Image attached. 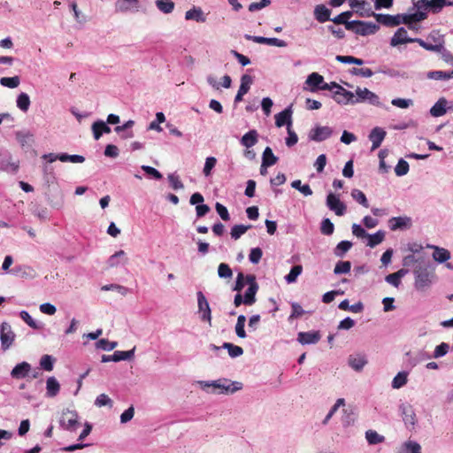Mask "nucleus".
<instances>
[{
	"label": "nucleus",
	"instance_id": "nucleus-1",
	"mask_svg": "<svg viewBox=\"0 0 453 453\" xmlns=\"http://www.w3.org/2000/svg\"><path fill=\"white\" fill-rule=\"evenodd\" d=\"M413 13H411L414 25L425 20L428 13L437 14L441 12L437 0H411Z\"/></svg>",
	"mask_w": 453,
	"mask_h": 453
},
{
	"label": "nucleus",
	"instance_id": "nucleus-2",
	"mask_svg": "<svg viewBox=\"0 0 453 453\" xmlns=\"http://www.w3.org/2000/svg\"><path fill=\"white\" fill-rule=\"evenodd\" d=\"M414 41L431 52L445 56L444 38L439 31H432L426 41L420 38H414Z\"/></svg>",
	"mask_w": 453,
	"mask_h": 453
},
{
	"label": "nucleus",
	"instance_id": "nucleus-3",
	"mask_svg": "<svg viewBox=\"0 0 453 453\" xmlns=\"http://www.w3.org/2000/svg\"><path fill=\"white\" fill-rule=\"evenodd\" d=\"M411 13H403L397 15L378 14L377 20L388 27H396L400 24L407 25L410 29L417 30V25H414Z\"/></svg>",
	"mask_w": 453,
	"mask_h": 453
},
{
	"label": "nucleus",
	"instance_id": "nucleus-4",
	"mask_svg": "<svg viewBox=\"0 0 453 453\" xmlns=\"http://www.w3.org/2000/svg\"><path fill=\"white\" fill-rule=\"evenodd\" d=\"M415 275V288L418 291H424L427 289L431 284L434 276V273L429 270L427 265H419L414 269Z\"/></svg>",
	"mask_w": 453,
	"mask_h": 453
},
{
	"label": "nucleus",
	"instance_id": "nucleus-5",
	"mask_svg": "<svg viewBox=\"0 0 453 453\" xmlns=\"http://www.w3.org/2000/svg\"><path fill=\"white\" fill-rule=\"evenodd\" d=\"M306 84L310 86L311 92L317 90H333L334 87H335V82H325L323 76L318 73H311L306 80Z\"/></svg>",
	"mask_w": 453,
	"mask_h": 453
},
{
	"label": "nucleus",
	"instance_id": "nucleus-6",
	"mask_svg": "<svg viewBox=\"0 0 453 453\" xmlns=\"http://www.w3.org/2000/svg\"><path fill=\"white\" fill-rule=\"evenodd\" d=\"M59 423L63 429L71 432L75 431L80 425L77 412L70 410L63 411Z\"/></svg>",
	"mask_w": 453,
	"mask_h": 453
},
{
	"label": "nucleus",
	"instance_id": "nucleus-7",
	"mask_svg": "<svg viewBox=\"0 0 453 453\" xmlns=\"http://www.w3.org/2000/svg\"><path fill=\"white\" fill-rule=\"evenodd\" d=\"M333 92V97L338 104H357V100H355V95L346 90L344 88L335 83V87L331 90Z\"/></svg>",
	"mask_w": 453,
	"mask_h": 453
},
{
	"label": "nucleus",
	"instance_id": "nucleus-8",
	"mask_svg": "<svg viewBox=\"0 0 453 453\" xmlns=\"http://www.w3.org/2000/svg\"><path fill=\"white\" fill-rule=\"evenodd\" d=\"M355 100H357V104L361 103V102H368L372 105L381 106V103L380 101L379 96L375 93L370 91L366 88H357Z\"/></svg>",
	"mask_w": 453,
	"mask_h": 453
},
{
	"label": "nucleus",
	"instance_id": "nucleus-9",
	"mask_svg": "<svg viewBox=\"0 0 453 453\" xmlns=\"http://www.w3.org/2000/svg\"><path fill=\"white\" fill-rule=\"evenodd\" d=\"M15 334L12 329V326L7 322H3L0 327V340L2 349L4 350L8 349L15 340Z\"/></svg>",
	"mask_w": 453,
	"mask_h": 453
},
{
	"label": "nucleus",
	"instance_id": "nucleus-10",
	"mask_svg": "<svg viewBox=\"0 0 453 453\" xmlns=\"http://www.w3.org/2000/svg\"><path fill=\"white\" fill-rule=\"evenodd\" d=\"M444 69L428 73V77L434 80H449L453 78V58H444Z\"/></svg>",
	"mask_w": 453,
	"mask_h": 453
},
{
	"label": "nucleus",
	"instance_id": "nucleus-11",
	"mask_svg": "<svg viewBox=\"0 0 453 453\" xmlns=\"http://www.w3.org/2000/svg\"><path fill=\"white\" fill-rule=\"evenodd\" d=\"M197 303H198V309L199 311L202 313L201 319L203 321H206L209 323V325H211V311L209 305V303L204 296V295L199 291L197 292Z\"/></svg>",
	"mask_w": 453,
	"mask_h": 453
},
{
	"label": "nucleus",
	"instance_id": "nucleus-12",
	"mask_svg": "<svg viewBox=\"0 0 453 453\" xmlns=\"http://www.w3.org/2000/svg\"><path fill=\"white\" fill-rule=\"evenodd\" d=\"M246 280L250 283V287L244 294L243 303L246 305H252L256 302V294L258 289V286L256 282L255 276L247 275Z\"/></svg>",
	"mask_w": 453,
	"mask_h": 453
},
{
	"label": "nucleus",
	"instance_id": "nucleus-13",
	"mask_svg": "<svg viewBox=\"0 0 453 453\" xmlns=\"http://www.w3.org/2000/svg\"><path fill=\"white\" fill-rule=\"evenodd\" d=\"M326 205L331 211H334L337 216H342L346 211L345 204L332 193L326 197Z\"/></svg>",
	"mask_w": 453,
	"mask_h": 453
},
{
	"label": "nucleus",
	"instance_id": "nucleus-14",
	"mask_svg": "<svg viewBox=\"0 0 453 453\" xmlns=\"http://www.w3.org/2000/svg\"><path fill=\"white\" fill-rule=\"evenodd\" d=\"M333 134V130L329 127H316L309 134L311 141L322 142L329 138Z\"/></svg>",
	"mask_w": 453,
	"mask_h": 453
},
{
	"label": "nucleus",
	"instance_id": "nucleus-15",
	"mask_svg": "<svg viewBox=\"0 0 453 453\" xmlns=\"http://www.w3.org/2000/svg\"><path fill=\"white\" fill-rule=\"evenodd\" d=\"M414 39L410 38L408 36L407 30L404 27H399L396 32L394 34L390 40V45L392 47H396L400 44H404L407 42H414Z\"/></svg>",
	"mask_w": 453,
	"mask_h": 453
},
{
	"label": "nucleus",
	"instance_id": "nucleus-16",
	"mask_svg": "<svg viewBox=\"0 0 453 453\" xmlns=\"http://www.w3.org/2000/svg\"><path fill=\"white\" fill-rule=\"evenodd\" d=\"M321 334L319 331L300 332L297 335V341L303 344H315L319 342Z\"/></svg>",
	"mask_w": 453,
	"mask_h": 453
},
{
	"label": "nucleus",
	"instance_id": "nucleus-17",
	"mask_svg": "<svg viewBox=\"0 0 453 453\" xmlns=\"http://www.w3.org/2000/svg\"><path fill=\"white\" fill-rule=\"evenodd\" d=\"M215 388H219L220 393H234L237 390L242 388V384L240 382H228L226 380L224 381L217 380L213 381L211 384Z\"/></svg>",
	"mask_w": 453,
	"mask_h": 453
},
{
	"label": "nucleus",
	"instance_id": "nucleus-18",
	"mask_svg": "<svg viewBox=\"0 0 453 453\" xmlns=\"http://www.w3.org/2000/svg\"><path fill=\"white\" fill-rule=\"evenodd\" d=\"M387 133L384 129L381 127H374L370 134H369V140L372 142V150H374L378 149L381 142H383Z\"/></svg>",
	"mask_w": 453,
	"mask_h": 453
},
{
	"label": "nucleus",
	"instance_id": "nucleus-19",
	"mask_svg": "<svg viewBox=\"0 0 453 453\" xmlns=\"http://www.w3.org/2000/svg\"><path fill=\"white\" fill-rule=\"evenodd\" d=\"M400 409L402 412L403 420L405 423V425H410L413 426L416 423V414L414 412L412 406L410 404H402Z\"/></svg>",
	"mask_w": 453,
	"mask_h": 453
},
{
	"label": "nucleus",
	"instance_id": "nucleus-20",
	"mask_svg": "<svg viewBox=\"0 0 453 453\" xmlns=\"http://www.w3.org/2000/svg\"><path fill=\"white\" fill-rule=\"evenodd\" d=\"M428 249L434 250L433 258L439 263H444L450 258V252L439 246L435 245H427Z\"/></svg>",
	"mask_w": 453,
	"mask_h": 453
},
{
	"label": "nucleus",
	"instance_id": "nucleus-21",
	"mask_svg": "<svg viewBox=\"0 0 453 453\" xmlns=\"http://www.w3.org/2000/svg\"><path fill=\"white\" fill-rule=\"evenodd\" d=\"M389 223L390 229L393 231L410 228L411 226V219L409 217H394L390 219Z\"/></svg>",
	"mask_w": 453,
	"mask_h": 453
},
{
	"label": "nucleus",
	"instance_id": "nucleus-22",
	"mask_svg": "<svg viewBox=\"0 0 453 453\" xmlns=\"http://www.w3.org/2000/svg\"><path fill=\"white\" fill-rule=\"evenodd\" d=\"M291 115L292 111L289 108L285 109L284 111H280V113L275 115V125L278 127H281L285 125L288 126V127H290L292 120H291Z\"/></svg>",
	"mask_w": 453,
	"mask_h": 453
},
{
	"label": "nucleus",
	"instance_id": "nucleus-23",
	"mask_svg": "<svg viewBox=\"0 0 453 453\" xmlns=\"http://www.w3.org/2000/svg\"><path fill=\"white\" fill-rule=\"evenodd\" d=\"M246 38L257 43H265L270 46L285 47L286 42L277 38H266L263 36L246 35Z\"/></svg>",
	"mask_w": 453,
	"mask_h": 453
},
{
	"label": "nucleus",
	"instance_id": "nucleus-24",
	"mask_svg": "<svg viewBox=\"0 0 453 453\" xmlns=\"http://www.w3.org/2000/svg\"><path fill=\"white\" fill-rule=\"evenodd\" d=\"M185 19L187 20H195L201 23L206 21V16L204 15L202 8L196 6L185 12Z\"/></svg>",
	"mask_w": 453,
	"mask_h": 453
},
{
	"label": "nucleus",
	"instance_id": "nucleus-25",
	"mask_svg": "<svg viewBox=\"0 0 453 453\" xmlns=\"http://www.w3.org/2000/svg\"><path fill=\"white\" fill-rule=\"evenodd\" d=\"M31 365L27 362L17 365L12 371L11 375L14 379H23L28 375Z\"/></svg>",
	"mask_w": 453,
	"mask_h": 453
},
{
	"label": "nucleus",
	"instance_id": "nucleus-26",
	"mask_svg": "<svg viewBox=\"0 0 453 453\" xmlns=\"http://www.w3.org/2000/svg\"><path fill=\"white\" fill-rule=\"evenodd\" d=\"M94 138L98 140L104 133H111V127L102 120L96 121L92 125Z\"/></svg>",
	"mask_w": 453,
	"mask_h": 453
},
{
	"label": "nucleus",
	"instance_id": "nucleus-27",
	"mask_svg": "<svg viewBox=\"0 0 453 453\" xmlns=\"http://www.w3.org/2000/svg\"><path fill=\"white\" fill-rule=\"evenodd\" d=\"M258 134L257 130L252 129L246 133L241 139V143L247 149L251 148L257 142Z\"/></svg>",
	"mask_w": 453,
	"mask_h": 453
},
{
	"label": "nucleus",
	"instance_id": "nucleus-28",
	"mask_svg": "<svg viewBox=\"0 0 453 453\" xmlns=\"http://www.w3.org/2000/svg\"><path fill=\"white\" fill-rule=\"evenodd\" d=\"M447 100L444 97L440 98L430 109V113L434 117H441L447 111Z\"/></svg>",
	"mask_w": 453,
	"mask_h": 453
},
{
	"label": "nucleus",
	"instance_id": "nucleus-29",
	"mask_svg": "<svg viewBox=\"0 0 453 453\" xmlns=\"http://www.w3.org/2000/svg\"><path fill=\"white\" fill-rule=\"evenodd\" d=\"M278 161V157L274 156L272 149L266 147L263 152L262 157V167H269L275 165Z\"/></svg>",
	"mask_w": 453,
	"mask_h": 453
},
{
	"label": "nucleus",
	"instance_id": "nucleus-30",
	"mask_svg": "<svg viewBox=\"0 0 453 453\" xmlns=\"http://www.w3.org/2000/svg\"><path fill=\"white\" fill-rule=\"evenodd\" d=\"M47 395L49 397H55L60 390V385L55 377L48 378L46 381Z\"/></svg>",
	"mask_w": 453,
	"mask_h": 453
},
{
	"label": "nucleus",
	"instance_id": "nucleus-31",
	"mask_svg": "<svg viewBox=\"0 0 453 453\" xmlns=\"http://www.w3.org/2000/svg\"><path fill=\"white\" fill-rule=\"evenodd\" d=\"M330 10L323 4L317 5L314 10V16L319 22H326L330 19Z\"/></svg>",
	"mask_w": 453,
	"mask_h": 453
},
{
	"label": "nucleus",
	"instance_id": "nucleus-32",
	"mask_svg": "<svg viewBox=\"0 0 453 453\" xmlns=\"http://www.w3.org/2000/svg\"><path fill=\"white\" fill-rule=\"evenodd\" d=\"M134 349H135V348H133L131 350H127V351L117 350L111 355V359L113 362H119L122 360H130L134 356Z\"/></svg>",
	"mask_w": 453,
	"mask_h": 453
},
{
	"label": "nucleus",
	"instance_id": "nucleus-33",
	"mask_svg": "<svg viewBox=\"0 0 453 453\" xmlns=\"http://www.w3.org/2000/svg\"><path fill=\"white\" fill-rule=\"evenodd\" d=\"M155 4L157 9L165 14L171 13L175 6L172 0H157Z\"/></svg>",
	"mask_w": 453,
	"mask_h": 453
},
{
	"label": "nucleus",
	"instance_id": "nucleus-34",
	"mask_svg": "<svg viewBox=\"0 0 453 453\" xmlns=\"http://www.w3.org/2000/svg\"><path fill=\"white\" fill-rule=\"evenodd\" d=\"M366 363L367 360L364 356H350L349 358V365L356 371H361Z\"/></svg>",
	"mask_w": 453,
	"mask_h": 453
},
{
	"label": "nucleus",
	"instance_id": "nucleus-35",
	"mask_svg": "<svg viewBox=\"0 0 453 453\" xmlns=\"http://www.w3.org/2000/svg\"><path fill=\"white\" fill-rule=\"evenodd\" d=\"M368 238V243L367 245L371 248H374L378 244L381 243L385 238V233L381 230L378 231L377 233L373 234L366 235Z\"/></svg>",
	"mask_w": 453,
	"mask_h": 453
},
{
	"label": "nucleus",
	"instance_id": "nucleus-36",
	"mask_svg": "<svg viewBox=\"0 0 453 453\" xmlns=\"http://www.w3.org/2000/svg\"><path fill=\"white\" fill-rule=\"evenodd\" d=\"M399 453H421V447L418 442L409 441L403 445Z\"/></svg>",
	"mask_w": 453,
	"mask_h": 453
},
{
	"label": "nucleus",
	"instance_id": "nucleus-37",
	"mask_svg": "<svg viewBox=\"0 0 453 453\" xmlns=\"http://www.w3.org/2000/svg\"><path fill=\"white\" fill-rule=\"evenodd\" d=\"M17 106L19 110L27 112L30 106V98L27 93H21L17 98Z\"/></svg>",
	"mask_w": 453,
	"mask_h": 453
},
{
	"label": "nucleus",
	"instance_id": "nucleus-38",
	"mask_svg": "<svg viewBox=\"0 0 453 453\" xmlns=\"http://www.w3.org/2000/svg\"><path fill=\"white\" fill-rule=\"evenodd\" d=\"M222 348L227 349L228 354L231 357H237L243 354V349L242 347L234 345L230 342H225Z\"/></svg>",
	"mask_w": 453,
	"mask_h": 453
},
{
	"label": "nucleus",
	"instance_id": "nucleus-39",
	"mask_svg": "<svg viewBox=\"0 0 453 453\" xmlns=\"http://www.w3.org/2000/svg\"><path fill=\"white\" fill-rule=\"evenodd\" d=\"M407 376L405 372H398L392 380V388L398 389L403 387L407 383Z\"/></svg>",
	"mask_w": 453,
	"mask_h": 453
},
{
	"label": "nucleus",
	"instance_id": "nucleus-40",
	"mask_svg": "<svg viewBox=\"0 0 453 453\" xmlns=\"http://www.w3.org/2000/svg\"><path fill=\"white\" fill-rule=\"evenodd\" d=\"M404 275V271L403 269L394 273H390L388 276H386V281L389 284L393 285L394 287H398L401 283V278Z\"/></svg>",
	"mask_w": 453,
	"mask_h": 453
},
{
	"label": "nucleus",
	"instance_id": "nucleus-41",
	"mask_svg": "<svg viewBox=\"0 0 453 453\" xmlns=\"http://www.w3.org/2000/svg\"><path fill=\"white\" fill-rule=\"evenodd\" d=\"M365 438H366L367 441L369 442V444L381 443L384 441V439H385L384 436L379 434L374 430H368L365 433Z\"/></svg>",
	"mask_w": 453,
	"mask_h": 453
},
{
	"label": "nucleus",
	"instance_id": "nucleus-42",
	"mask_svg": "<svg viewBox=\"0 0 453 453\" xmlns=\"http://www.w3.org/2000/svg\"><path fill=\"white\" fill-rule=\"evenodd\" d=\"M251 226L244 225H234L231 229V237L234 240H238L242 234H244Z\"/></svg>",
	"mask_w": 453,
	"mask_h": 453
},
{
	"label": "nucleus",
	"instance_id": "nucleus-43",
	"mask_svg": "<svg viewBox=\"0 0 453 453\" xmlns=\"http://www.w3.org/2000/svg\"><path fill=\"white\" fill-rule=\"evenodd\" d=\"M303 266L300 265H295L291 268L289 273L285 276L288 283H293L296 280L297 277L302 273Z\"/></svg>",
	"mask_w": 453,
	"mask_h": 453
},
{
	"label": "nucleus",
	"instance_id": "nucleus-44",
	"mask_svg": "<svg viewBox=\"0 0 453 453\" xmlns=\"http://www.w3.org/2000/svg\"><path fill=\"white\" fill-rule=\"evenodd\" d=\"M251 83H252L251 76H250L248 74L242 75V79H241V85L238 89V92L242 93V95L247 94L250 88Z\"/></svg>",
	"mask_w": 453,
	"mask_h": 453
},
{
	"label": "nucleus",
	"instance_id": "nucleus-45",
	"mask_svg": "<svg viewBox=\"0 0 453 453\" xmlns=\"http://www.w3.org/2000/svg\"><path fill=\"white\" fill-rule=\"evenodd\" d=\"M245 322H246V318L244 315H240L237 319V322H236V325H235V333L237 334L238 337L240 338H245L246 337V333H245V330H244V326H245Z\"/></svg>",
	"mask_w": 453,
	"mask_h": 453
},
{
	"label": "nucleus",
	"instance_id": "nucleus-46",
	"mask_svg": "<svg viewBox=\"0 0 453 453\" xmlns=\"http://www.w3.org/2000/svg\"><path fill=\"white\" fill-rule=\"evenodd\" d=\"M291 186H292V188L299 190L302 194H303L306 196L312 195V190H311V187L308 184L302 185V182L300 180H294L291 183Z\"/></svg>",
	"mask_w": 453,
	"mask_h": 453
},
{
	"label": "nucleus",
	"instance_id": "nucleus-47",
	"mask_svg": "<svg viewBox=\"0 0 453 453\" xmlns=\"http://www.w3.org/2000/svg\"><path fill=\"white\" fill-rule=\"evenodd\" d=\"M0 84L10 88H14L19 85V78L18 76L3 77L0 80Z\"/></svg>",
	"mask_w": 453,
	"mask_h": 453
},
{
	"label": "nucleus",
	"instance_id": "nucleus-48",
	"mask_svg": "<svg viewBox=\"0 0 453 453\" xmlns=\"http://www.w3.org/2000/svg\"><path fill=\"white\" fill-rule=\"evenodd\" d=\"M54 361L55 359L51 356L43 355L40 360V365L43 370L50 372L53 370Z\"/></svg>",
	"mask_w": 453,
	"mask_h": 453
},
{
	"label": "nucleus",
	"instance_id": "nucleus-49",
	"mask_svg": "<svg viewBox=\"0 0 453 453\" xmlns=\"http://www.w3.org/2000/svg\"><path fill=\"white\" fill-rule=\"evenodd\" d=\"M351 263L349 261H339L334 269L335 274L348 273L350 271Z\"/></svg>",
	"mask_w": 453,
	"mask_h": 453
},
{
	"label": "nucleus",
	"instance_id": "nucleus-50",
	"mask_svg": "<svg viewBox=\"0 0 453 453\" xmlns=\"http://www.w3.org/2000/svg\"><path fill=\"white\" fill-rule=\"evenodd\" d=\"M351 196H352L353 199H355L357 203L362 204L364 207H365V208L369 207L367 198H366L365 195L364 194V192H362L361 190H359V189L352 190Z\"/></svg>",
	"mask_w": 453,
	"mask_h": 453
},
{
	"label": "nucleus",
	"instance_id": "nucleus-51",
	"mask_svg": "<svg viewBox=\"0 0 453 453\" xmlns=\"http://www.w3.org/2000/svg\"><path fill=\"white\" fill-rule=\"evenodd\" d=\"M119 257H125V261L124 263L127 262V257H126V253L124 250H119L117 252H115L113 255H111L109 259H108V265L110 267H115V266H118L119 265Z\"/></svg>",
	"mask_w": 453,
	"mask_h": 453
},
{
	"label": "nucleus",
	"instance_id": "nucleus-52",
	"mask_svg": "<svg viewBox=\"0 0 453 453\" xmlns=\"http://www.w3.org/2000/svg\"><path fill=\"white\" fill-rule=\"evenodd\" d=\"M352 247V243L349 241L340 242L334 250V254L337 257H342Z\"/></svg>",
	"mask_w": 453,
	"mask_h": 453
},
{
	"label": "nucleus",
	"instance_id": "nucleus-53",
	"mask_svg": "<svg viewBox=\"0 0 453 453\" xmlns=\"http://www.w3.org/2000/svg\"><path fill=\"white\" fill-rule=\"evenodd\" d=\"M59 160L62 162L69 161L72 163H83L85 161V157L80 155H68L66 153H61Z\"/></svg>",
	"mask_w": 453,
	"mask_h": 453
},
{
	"label": "nucleus",
	"instance_id": "nucleus-54",
	"mask_svg": "<svg viewBox=\"0 0 453 453\" xmlns=\"http://www.w3.org/2000/svg\"><path fill=\"white\" fill-rule=\"evenodd\" d=\"M96 348L104 350H112L118 345L117 342H109L107 339H101L96 343Z\"/></svg>",
	"mask_w": 453,
	"mask_h": 453
},
{
	"label": "nucleus",
	"instance_id": "nucleus-55",
	"mask_svg": "<svg viewBox=\"0 0 453 453\" xmlns=\"http://www.w3.org/2000/svg\"><path fill=\"white\" fill-rule=\"evenodd\" d=\"M334 226L329 219H324L321 222L320 231L325 235H331L334 233Z\"/></svg>",
	"mask_w": 453,
	"mask_h": 453
},
{
	"label": "nucleus",
	"instance_id": "nucleus-56",
	"mask_svg": "<svg viewBox=\"0 0 453 453\" xmlns=\"http://www.w3.org/2000/svg\"><path fill=\"white\" fill-rule=\"evenodd\" d=\"M409 172V164L404 159H400L395 168L397 176H403Z\"/></svg>",
	"mask_w": 453,
	"mask_h": 453
},
{
	"label": "nucleus",
	"instance_id": "nucleus-57",
	"mask_svg": "<svg viewBox=\"0 0 453 453\" xmlns=\"http://www.w3.org/2000/svg\"><path fill=\"white\" fill-rule=\"evenodd\" d=\"M218 273L220 278H231L233 272L227 264L221 263L218 268Z\"/></svg>",
	"mask_w": 453,
	"mask_h": 453
},
{
	"label": "nucleus",
	"instance_id": "nucleus-58",
	"mask_svg": "<svg viewBox=\"0 0 453 453\" xmlns=\"http://www.w3.org/2000/svg\"><path fill=\"white\" fill-rule=\"evenodd\" d=\"M217 164V159L214 157H209L205 160L204 167H203V174L205 176L211 175V170L215 167Z\"/></svg>",
	"mask_w": 453,
	"mask_h": 453
},
{
	"label": "nucleus",
	"instance_id": "nucleus-59",
	"mask_svg": "<svg viewBox=\"0 0 453 453\" xmlns=\"http://www.w3.org/2000/svg\"><path fill=\"white\" fill-rule=\"evenodd\" d=\"M449 350V345L445 342H441L440 345L436 346L434 352V357L439 358L441 357L445 356Z\"/></svg>",
	"mask_w": 453,
	"mask_h": 453
},
{
	"label": "nucleus",
	"instance_id": "nucleus-60",
	"mask_svg": "<svg viewBox=\"0 0 453 453\" xmlns=\"http://www.w3.org/2000/svg\"><path fill=\"white\" fill-rule=\"evenodd\" d=\"M19 316H20L21 319L25 323H27L30 327H32L34 329L39 328V326L37 325V323L32 319V317L29 315V313L27 311H20Z\"/></svg>",
	"mask_w": 453,
	"mask_h": 453
},
{
	"label": "nucleus",
	"instance_id": "nucleus-61",
	"mask_svg": "<svg viewBox=\"0 0 453 453\" xmlns=\"http://www.w3.org/2000/svg\"><path fill=\"white\" fill-rule=\"evenodd\" d=\"M95 403L98 407L106 406V405H109L110 407L112 406L111 399L105 394L99 395L96 397Z\"/></svg>",
	"mask_w": 453,
	"mask_h": 453
},
{
	"label": "nucleus",
	"instance_id": "nucleus-62",
	"mask_svg": "<svg viewBox=\"0 0 453 453\" xmlns=\"http://www.w3.org/2000/svg\"><path fill=\"white\" fill-rule=\"evenodd\" d=\"M262 256H263V251L260 248H253L250 250L249 259L251 263L257 264V263H259Z\"/></svg>",
	"mask_w": 453,
	"mask_h": 453
},
{
	"label": "nucleus",
	"instance_id": "nucleus-63",
	"mask_svg": "<svg viewBox=\"0 0 453 453\" xmlns=\"http://www.w3.org/2000/svg\"><path fill=\"white\" fill-rule=\"evenodd\" d=\"M168 180H169L171 187L174 190L182 189L184 188V185L181 182V180H180L179 176L174 175V174H169Z\"/></svg>",
	"mask_w": 453,
	"mask_h": 453
},
{
	"label": "nucleus",
	"instance_id": "nucleus-64",
	"mask_svg": "<svg viewBox=\"0 0 453 453\" xmlns=\"http://www.w3.org/2000/svg\"><path fill=\"white\" fill-rule=\"evenodd\" d=\"M358 25L361 27L359 30L362 35L373 34L377 31L378 27L374 24H366L365 22H359Z\"/></svg>",
	"mask_w": 453,
	"mask_h": 453
}]
</instances>
